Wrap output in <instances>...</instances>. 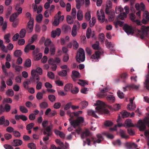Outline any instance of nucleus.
<instances>
[{"mask_svg": "<svg viewBox=\"0 0 149 149\" xmlns=\"http://www.w3.org/2000/svg\"><path fill=\"white\" fill-rule=\"evenodd\" d=\"M95 105L97 106L95 108L96 111H94L92 110H90L88 111V114L89 116H92L93 117L95 118H97L98 116L95 113H105L108 114L109 111L105 109L106 104L100 100H98L96 101Z\"/></svg>", "mask_w": 149, "mask_h": 149, "instance_id": "f257e3e1", "label": "nucleus"}, {"mask_svg": "<svg viewBox=\"0 0 149 149\" xmlns=\"http://www.w3.org/2000/svg\"><path fill=\"white\" fill-rule=\"evenodd\" d=\"M146 125L149 127V117L145 118L143 121L141 120H139L137 126L140 131H143L146 129Z\"/></svg>", "mask_w": 149, "mask_h": 149, "instance_id": "f03ea898", "label": "nucleus"}, {"mask_svg": "<svg viewBox=\"0 0 149 149\" xmlns=\"http://www.w3.org/2000/svg\"><path fill=\"white\" fill-rule=\"evenodd\" d=\"M96 138L91 137L90 139L87 138L86 139L87 144L89 146L91 142H93V144L97 143H100L103 139L102 135L100 134H97L96 135Z\"/></svg>", "mask_w": 149, "mask_h": 149, "instance_id": "7ed1b4c3", "label": "nucleus"}, {"mask_svg": "<svg viewBox=\"0 0 149 149\" xmlns=\"http://www.w3.org/2000/svg\"><path fill=\"white\" fill-rule=\"evenodd\" d=\"M69 120L71 125L75 128L79 126L81 124L84 123V119L83 117L79 116L74 120H72L71 119H69Z\"/></svg>", "mask_w": 149, "mask_h": 149, "instance_id": "20e7f679", "label": "nucleus"}, {"mask_svg": "<svg viewBox=\"0 0 149 149\" xmlns=\"http://www.w3.org/2000/svg\"><path fill=\"white\" fill-rule=\"evenodd\" d=\"M31 14L29 12H27L26 14V17L30 19L26 28V30L29 33L32 31L33 28V19L31 18Z\"/></svg>", "mask_w": 149, "mask_h": 149, "instance_id": "39448f33", "label": "nucleus"}, {"mask_svg": "<svg viewBox=\"0 0 149 149\" xmlns=\"http://www.w3.org/2000/svg\"><path fill=\"white\" fill-rule=\"evenodd\" d=\"M76 58L77 61L79 63L84 61L85 59L84 51L82 48H79L77 52Z\"/></svg>", "mask_w": 149, "mask_h": 149, "instance_id": "423d86ee", "label": "nucleus"}, {"mask_svg": "<svg viewBox=\"0 0 149 149\" xmlns=\"http://www.w3.org/2000/svg\"><path fill=\"white\" fill-rule=\"evenodd\" d=\"M135 8L137 10L139 11L136 13V15L139 18L141 17V11H144L145 9V6L143 3L141 2L140 4L137 3L135 6Z\"/></svg>", "mask_w": 149, "mask_h": 149, "instance_id": "0eeeda50", "label": "nucleus"}, {"mask_svg": "<svg viewBox=\"0 0 149 149\" xmlns=\"http://www.w3.org/2000/svg\"><path fill=\"white\" fill-rule=\"evenodd\" d=\"M149 27H146L145 26H143L141 27V30L139 31L138 34L140 36L141 38L143 39L145 36H146L148 34V31H149Z\"/></svg>", "mask_w": 149, "mask_h": 149, "instance_id": "6e6552de", "label": "nucleus"}, {"mask_svg": "<svg viewBox=\"0 0 149 149\" xmlns=\"http://www.w3.org/2000/svg\"><path fill=\"white\" fill-rule=\"evenodd\" d=\"M16 9L17 10V12L11 15L10 18V21H14L19 15L22 13V8H21L16 7Z\"/></svg>", "mask_w": 149, "mask_h": 149, "instance_id": "1a4fd4ad", "label": "nucleus"}, {"mask_svg": "<svg viewBox=\"0 0 149 149\" xmlns=\"http://www.w3.org/2000/svg\"><path fill=\"white\" fill-rule=\"evenodd\" d=\"M10 106L8 104H6L4 107L1 105L0 114L5 111L7 112H8L10 111Z\"/></svg>", "mask_w": 149, "mask_h": 149, "instance_id": "9d476101", "label": "nucleus"}, {"mask_svg": "<svg viewBox=\"0 0 149 149\" xmlns=\"http://www.w3.org/2000/svg\"><path fill=\"white\" fill-rule=\"evenodd\" d=\"M123 29L128 34H133L134 33V30L132 27L127 24L124 26Z\"/></svg>", "mask_w": 149, "mask_h": 149, "instance_id": "9b49d317", "label": "nucleus"}, {"mask_svg": "<svg viewBox=\"0 0 149 149\" xmlns=\"http://www.w3.org/2000/svg\"><path fill=\"white\" fill-rule=\"evenodd\" d=\"M100 12V13L99 12L98 10L97 12V15L98 19L100 21L103 22H104L105 20V17L104 13L102 10H101Z\"/></svg>", "mask_w": 149, "mask_h": 149, "instance_id": "f8f14e48", "label": "nucleus"}, {"mask_svg": "<svg viewBox=\"0 0 149 149\" xmlns=\"http://www.w3.org/2000/svg\"><path fill=\"white\" fill-rule=\"evenodd\" d=\"M80 25L79 23L78 22L77 25H74L71 31V35L73 37H75L77 35V30L79 29Z\"/></svg>", "mask_w": 149, "mask_h": 149, "instance_id": "ddd939ff", "label": "nucleus"}, {"mask_svg": "<svg viewBox=\"0 0 149 149\" xmlns=\"http://www.w3.org/2000/svg\"><path fill=\"white\" fill-rule=\"evenodd\" d=\"M143 15L144 18L142 20V22L145 24L149 22V13L147 11H145L144 12Z\"/></svg>", "mask_w": 149, "mask_h": 149, "instance_id": "4468645a", "label": "nucleus"}, {"mask_svg": "<svg viewBox=\"0 0 149 149\" xmlns=\"http://www.w3.org/2000/svg\"><path fill=\"white\" fill-rule=\"evenodd\" d=\"M125 146L126 148L128 149H131L132 148H136L138 147V146L134 143L130 142H126L125 143Z\"/></svg>", "mask_w": 149, "mask_h": 149, "instance_id": "2eb2a0df", "label": "nucleus"}, {"mask_svg": "<svg viewBox=\"0 0 149 149\" xmlns=\"http://www.w3.org/2000/svg\"><path fill=\"white\" fill-rule=\"evenodd\" d=\"M105 45L111 51H114L115 50L114 47L115 45L110 42H109L107 40H106Z\"/></svg>", "mask_w": 149, "mask_h": 149, "instance_id": "dca6fc26", "label": "nucleus"}, {"mask_svg": "<svg viewBox=\"0 0 149 149\" xmlns=\"http://www.w3.org/2000/svg\"><path fill=\"white\" fill-rule=\"evenodd\" d=\"M131 98L130 100V104L127 105V109L130 111L134 110L136 107V105L135 104L133 103V101L134 99Z\"/></svg>", "mask_w": 149, "mask_h": 149, "instance_id": "f3484780", "label": "nucleus"}, {"mask_svg": "<svg viewBox=\"0 0 149 149\" xmlns=\"http://www.w3.org/2000/svg\"><path fill=\"white\" fill-rule=\"evenodd\" d=\"M9 124V121L8 120H5L4 116H3L0 117V125H3L5 126H7Z\"/></svg>", "mask_w": 149, "mask_h": 149, "instance_id": "a211bd4d", "label": "nucleus"}, {"mask_svg": "<svg viewBox=\"0 0 149 149\" xmlns=\"http://www.w3.org/2000/svg\"><path fill=\"white\" fill-rule=\"evenodd\" d=\"M61 33V30L59 28H57L55 31H52L51 33V36L55 38L56 36H59Z\"/></svg>", "mask_w": 149, "mask_h": 149, "instance_id": "6ab92c4d", "label": "nucleus"}, {"mask_svg": "<svg viewBox=\"0 0 149 149\" xmlns=\"http://www.w3.org/2000/svg\"><path fill=\"white\" fill-rule=\"evenodd\" d=\"M25 47L24 51L25 52L28 53L29 50H34L35 48V46L34 45H30V42Z\"/></svg>", "mask_w": 149, "mask_h": 149, "instance_id": "aec40b11", "label": "nucleus"}, {"mask_svg": "<svg viewBox=\"0 0 149 149\" xmlns=\"http://www.w3.org/2000/svg\"><path fill=\"white\" fill-rule=\"evenodd\" d=\"M101 52L99 51H96L95 54L92 55L91 57V59L93 60L98 59L100 58Z\"/></svg>", "mask_w": 149, "mask_h": 149, "instance_id": "412c9836", "label": "nucleus"}, {"mask_svg": "<svg viewBox=\"0 0 149 149\" xmlns=\"http://www.w3.org/2000/svg\"><path fill=\"white\" fill-rule=\"evenodd\" d=\"M1 85H0V91L3 92L4 91L5 89L6 88V85L5 81L3 80V78H1Z\"/></svg>", "mask_w": 149, "mask_h": 149, "instance_id": "4be33fe9", "label": "nucleus"}, {"mask_svg": "<svg viewBox=\"0 0 149 149\" xmlns=\"http://www.w3.org/2000/svg\"><path fill=\"white\" fill-rule=\"evenodd\" d=\"M22 143V141L21 140L15 139L12 143L13 146L15 147L19 146L21 145Z\"/></svg>", "mask_w": 149, "mask_h": 149, "instance_id": "5701e85b", "label": "nucleus"}, {"mask_svg": "<svg viewBox=\"0 0 149 149\" xmlns=\"http://www.w3.org/2000/svg\"><path fill=\"white\" fill-rule=\"evenodd\" d=\"M31 73L32 76L30 78L31 81L33 82H35L37 75L36 74V71L35 70H32Z\"/></svg>", "mask_w": 149, "mask_h": 149, "instance_id": "b1692460", "label": "nucleus"}, {"mask_svg": "<svg viewBox=\"0 0 149 149\" xmlns=\"http://www.w3.org/2000/svg\"><path fill=\"white\" fill-rule=\"evenodd\" d=\"M108 91L109 89L107 87L103 88V89L101 91V93L99 95V97H103L106 96L107 95L104 94V93L108 92Z\"/></svg>", "mask_w": 149, "mask_h": 149, "instance_id": "393cba45", "label": "nucleus"}, {"mask_svg": "<svg viewBox=\"0 0 149 149\" xmlns=\"http://www.w3.org/2000/svg\"><path fill=\"white\" fill-rule=\"evenodd\" d=\"M125 123L126 126L128 127H134V125L132 123V120L130 119H127L125 121Z\"/></svg>", "mask_w": 149, "mask_h": 149, "instance_id": "a878e982", "label": "nucleus"}, {"mask_svg": "<svg viewBox=\"0 0 149 149\" xmlns=\"http://www.w3.org/2000/svg\"><path fill=\"white\" fill-rule=\"evenodd\" d=\"M120 134L121 138L127 139L129 138V136L126 135V132L122 130L120 131Z\"/></svg>", "mask_w": 149, "mask_h": 149, "instance_id": "bb28decb", "label": "nucleus"}, {"mask_svg": "<svg viewBox=\"0 0 149 149\" xmlns=\"http://www.w3.org/2000/svg\"><path fill=\"white\" fill-rule=\"evenodd\" d=\"M0 48L1 50L6 53L8 52V49L5 48V46L3 44V41L0 39Z\"/></svg>", "mask_w": 149, "mask_h": 149, "instance_id": "cd10ccee", "label": "nucleus"}, {"mask_svg": "<svg viewBox=\"0 0 149 149\" xmlns=\"http://www.w3.org/2000/svg\"><path fill=\"white\" fill-rule=\"evenodd\" d=\"M88 102L86 101L81 102L79 104V107L81 109H83L86 108L88 105Z\"/></svg>", "mask_w": 149, "mask_h": 149, "instance_id": "c85d7f7f", "label": "nucleus"}, {"mask_svg": "<svg viewBox=\"0 0 149 149\" xmlns=\"http://www.w3.org/2000/svg\"><path fill=\"white\" fill-rule=\"evenodd\" d=\"M62 30L64 32H67L70 30L71 27L69 25L65 24L62 26Z\"/></svg>", "mask_w": 149, "mask_h": 149, "instance_id": "c756f323", "label": "nucleus"}, {"mask_svg": "<svg viewBox=\"0 0 149 149\" xmlns=\"http://www.w3.org/2000/svg\"><path fill=\"white\" fill-rule=\"evenodd\" d=\"M90 132L88 130H86L83 132L81 135V138L82 139H83L85 137H87L90 135Z\"/></svg>", "mask_w": 149, "mask_h": 149, "instance_id": "7c9ffc66", "label": "nucleus"}, {"mask_svg": "<svg viewBox=\"0 0 149 149\" xmlns=\"http://www.w3.org/2000/svg\"><path fill=\"white\" fill-rule=\"evenodd\" d=\"M83 15L82 11L81 10H79L77 14V18L78 20H81L82 19Z\"/></svg>", "mask_w": 149, "mask_h": 149, "instance_id": "2f4dec72", "label": "nucleus"}, {"mask_svg": "<svg viewBox=\"0 0 149 149\" xmlns=\"http://www.w3.org/2000/svg\"><path fill=\"white\" fill-rule=\"evenodd\" d=\"M73 86L72 84H68L65 86L64 90L66 91H68L71 90Z\"/></svg>", "mask_w": 149, "mask_h": 149, "instance_id": "473e14b6", "label": "nucleus"}, {"mask_svg": "<svg viewBox=\"0 0 149 149\" xmlns=\"http://www.w3.org/2000/svg\"><path fill=\"white\" fill-rule=\"evenodd\" d=\"M58 75L61 77H65L67 74L66 70H63L58 72Z\"/></svg>", "mask_w": 149, "mask_h": 149, "instance_id": "72a5a7b5", "label": "nucleus"}, {"mask_svg": "<svg viewBox=\"0 0 149 149\" xmlns=\"http://www.w3.org/2000/svg\"><path fill=\"white\" fill-rule=\"evenodd\" d=\"M100 43L98 41H96L95 43L93 45L92 48L95 50H99L100 49V47L99 46Z\"/></svg>", "mask_w": 149, "mask_h": 149, "instance_id": "f704fd0d", "label": "nucleus"}, {"mask_svg": "<svg viewBox=\"0 0 149 149\" xmlns=\"http://www.w3.org/2000/svg\"><path fill=\"white\" fill-rule=\"evenodd\" d=\"M73 19L74 18H73L71 15H68L67 16V20L68 23L70 24H72L73 23Z\"/></svg>", "mask_w": 149, "mask_h": 149, "instance_id": "c9c22d12", "label": "nucleus"}, {"mask_svg": "<svg viewBox=\"0 0 149 149\" xmlns=\"http://www.w3.org/2000/svg\"><path fill=\"white\" fill-rule=\"evenodd\" d=\"M107 99L108 101L110 102H113L115 100L114 96L113 95H109L107 97Z\"/></svg>", "mask_w": 149, "mask_h": 149, "instance_id": "e433bc0d", "label": "nucleus"}, {"mask_svg": "<svg viewBox=\"0 0 149 149\" xmlns=\"http://www.w3.org/2000/svg\"><path fill=\"white\" fill-rule=\"evenodd\" d=\"M31 66V60L28 58L27 59L25 62L24 64V66L27 68H29Z\"/></svg>", "mask_w": 149, "mask_h": 149, "instance_id": "4c0bfd02", "label": "nucleus"}, {"mask_svg": "<svg viewBox=\"0 0 149 149\" xmlns=\"http://www.w3.org/2000/svg\"><path fill=\"white\" fill-rule=\"evenodd\" d=\"M43 134L44 135H46V136L43 137V140L45 141L48 140L49 139V136L51 135V134L50 133H46L45 132H43Z\"/></svg>", "mask_w": 149, "mask_h": 149, "instance_id": "58836bf2", "label": "nucleus"}, {"mask_svg": "<svg viewBox=\"0 0 149 149\" xmlns=\"http://www.w3.org/2000/svg\"><path fill=\"white\" fill-rule=\"evenodd\" d=\"M39 106L41 108L45 109L48 107V104L47 102H43L40 104Z\"/></svg>", "mask_w": 149, "mask_h": 149, "instance_id": "ea45409f", "label": "nucleus"}, {"mask_svg": "<svg viewBox=\"0 0 149 149\" xmlns=\"http://www.w3.org/2000/svg\"><path fill=\"white\" fill-rule=\"evenodd\" d=\"M45 45L46 46H51L53 45L51 41L49 39H47L45 42Z\"/></svg>", "mask_w": 149, "mask_h": 149, "instance_id": "a19ab883", "label": "nucleus"}, {"mask_svg": "<svg viewBox=\"0 0 149 149\" xmlns=\"http://www.w3.org/2000/svg\"><path fill=\"white\" fill-rule=\"evenodd\" d=\"M91 29L90 28H88L86 31V35L87 38H89L91 36L92 33Z\"/></svg>", "mask_w": 149, "mask_h": 149, "instance_id": "79ce46f5", "label": "nucleus"}, {"mask_svg": "<svg viewBox=\"0 0 149 149\" xmlns=\"http://www.w3.org/2000/svg\"><path fill=\"white\" fill-rule=\"evenodd\" d=\"M144 86L148 90H149V78L147 77L144 83Z\"/></svg>", "mask_w": 149, "mask_h": 149, "instance_id": "37998d69", "label": "nucleus"}, {"mask_svg": "<svg viewBox=\"0 0 149 149\" xmlns=\"http://www.w3.org/2000/svg\"><path fill=\"white\" fill-rule=\"evenodd\" d=\"M6 94L8 96L12 97L14 95V92L12 89H9L6 91Z\"/></svg>", "mask_w": 149, "mask_h": 149, "instance_id": "c03bdc74", "label": "nucleus"}, {"mask_svg": "<svg viewBox=\"0 0 149 149\" xmlns=\"http://www.w3.org/2000/svg\"><path fill=\"white\" fill-rule=\"evenodd\" d=\"M22 54V52L20 50H17L14 53V55L16 57L20 56Z\"/></svg>", "mask_w": 149, "mask_h": 149, "instance_id": "a18cd8bd", "label": "nucleus"}, {"mask_svg": "<svg viewBox=\"0 0 149 149\" xmlns=\"http://www.w3.org/2000/svg\"><path fill=\"white\" fill-rule=\"evenodd\" d=\"M42 15L41 14H40L38 15L36 18V21L39 23L41 22L42 19Z\"/></svg>", "mask_w": 149, "mask_h": 149, "instance_id": "49530a36", "label": "nucleus"}, {"mask_svg": "<svg viewBox=\"0 0 149 149\" xmlns=\"http://www.w3.org/2000/svg\"><path fill=\"white\" fill-rule=\"evenodd\" d=\"M50 51L51 55H53L54 54L55 52V48L54 45L50 46Z\"/></svg>", "mask_w": 149, "mask_h": 149, "instance_id": "de8ad7c7", "label": "nucleus"}, {"mask_svg": "<svg viewBox=\"0 0 149 149\" xmlns=\"http://www.w3.org/2000/svg\"><path fill=\"white\" fill-rule=\"evenodd\" d=\"M71 17L75 19L76 17V10L75 8L72 9L71 11Z\"/></svg>", "mask_w": 149, "mask_h": 149, "instance_id": "09e8293b", "label": "nucleus"}, {"mask_svg": "<svg viewBox=\"0 0 149 149\" xmlns=\"http://www.w3.org/2000/svg\"><path fill=\"white\" fill-rule=\"evenodd\" d=\"M26 30L24 29L21 30L20 32V36L21 38H23L25 35Z\"/></svg>", "mask_w": 149, "mask_h": 149, "instance_id": "8fccbe9b", "label": "nucleus"}, {"mask_svg": "<svg viewBox=\"0 0 149 149\" xmlns=\"http://www.w3.org/2000/svg\"><path fill=\"white\" fill-rule=\"evenodd\" d=\"M91 19L92 20V22L91 20H90L89 22V25L91 27H93L96 22V19L95 17H92Z\"/></svg>", "mask_w": 149, "mask_h": 149, "instance_id": "3c124183", "label": "nucleus"}, {"mask_svg": "<svg viewBox=\"0 0 149 149\" xmlns=\"http://www.w3.org/2000/svg\"><path fill=\"white\" fill-rule=\"evenodd\" d=\"M19 109L23 113H26L28 111L27 109L25 107L23 106L19 107Z\"/></svg>", "mask_w": 149, "mask_h": 149, "instance_id": "603ef678", "label": "nucleus"}, {"mask_svg": "<svg viewBox=\"0 0 149 149\" xmlns=\"http://www.w3.org/2000/svg\"><path fill=\"white\" fill-rule=\"evenodd\" d=\"M123 8L121 6L117 7L116 8V13L118 14L120 12L123 11Z\"/></svg>", "mask_w": 149, "mask_h": 149, "instance_id": "864d4df0", "label": "nucleus"}, {"mask_svg": "<svg viewBox=\"0 0 149 149\" xmlns=\"http://www.w3.org/2000/svg\"><path fill=\"white\" fill-rule=\"evenodd\" d=\"M48 98L49 100L52 102L55 101L56 97L54 95H49L48 96Z\"/></svg>", "mask_w": 149, "mask_h": 149, "instance_id": "5fc2aeb1", "label": "nucleus"}, {"mask_svg": "<svg viewBox=\"0 0 149 149\" xmlns=\"http://www.w3.org/2000/svg\"><path fill=\"white\" fill-rule=\"evenodd\" d=\"M126 16L127 15H126V14H125V12H124L118 15V18L120 19L123 20L124 19V18L126 17Z\"/></svg>", "mask_w": 149, "mask_h": 149, "instance_id": "6e6d98bb", "label": "nucleus"}, {"mask_svg": "<svg viewBox=\"0 0 149 149\" xmlns=\"http://www.w3.org/2000/svg\"><path fill=\"white\" fill-rule=\"evenodd\" d=\"M130 115V113L126 111H124L122 112L123 118H124L129 116Z\"/></svg>", "mask_w": 149, "mask_h": 149, "instance_id": "4d7b16f0", "label": "nucleus"}, {"mask_svg": "<svg viewBox=\"0 0 149 149\" xmlns=\"http://www.w3.org/2000/svg\"><path fill=\"white\" fill-rule=\"evenodd\" d=\"M113 145L116 146H120L121 145V142L118 139L113 142Z\"/></svg>", "mask_w": 149, "mask_h": 149, "instance_id": "13d9d810", "label": "nucleus"}, {"mask_svg": "<svg viewBox=\"0 0 149 149\" xmlns=\"http://www.w3.org/2000/svg\"><path fill=\"white\" fill-rule=\"evenodd\" d=\"M55 142L58 144L60 145L62 148H63V147L64 146L63 143L61 142L59 139H56Z\"/></svg>", "mask_w": 149, "mask_h": 149, "instance_id": "bf43d9fd", "label": "nucleus"}, {"mask_svg": "<svg viewBox=\"0 0 149 149\" xmlns=\"http://www.w3.org/2000/svg\"><path fill=\"white\" fill-rule=\"evenodd\" d=\"M44 132H45L46 133H50L51 134V135L52 134V132L51 131L52 129V128H49V127H47L44 128Z\"/></svg>", "mask_w": 149, "mask_h": 149, "instance_id": "052dcab7", "label": "nucleus"}, {"mask_svg": "<svg viewBox=\"0 0 149 149\" xmlns=\"http://www.w3.org/2000/svg\"><path fill=\"white\" fill-rule=\"evenodd\" d=\"M43 95V93L40 92H39L37 93L36 95V97L37 99L38 100H40L42 98Z\"/></svg>", "mask_w": 149, "mask_h": 149, "instance_id": "680f3d73", "label": "nucleus"}, {"mask_svg": "<svg viewBox=\"0 0 149 149\" xmlns=\"http://www.w3.org/2000/svg\"><path fill=\"white\" fill-rule=\"evenodd\" d=\"M117 95L119 98L123 99L124 97V94L123 92L120 90H118L117 92Z\"/></svg>", "mask_w": 149, "mask_h": 149, "instance_id": "e2e57ef3", "label": "nucleus"}, {"mask_svg": "<svg viewBox=\"0 0 149 149\" xmlns=\"http://www.w3.org/2000/svg\"><path fill=\"white\" fill-rule=\"evenodd\" d=\"M72 74H73L72 76L75 77L79 78L80 74L79 72L74 70L72 71Z\"/></svg>", "mask_w": 149, "mask_h": 149, "instance_id": "0e129e2a", "label": "nucleus"}, {"mask_svg": "<svg viewBox=\"0 0 149 149\" xmlns=\"http://www.w3.org/2000/svg\"><path fill=\"white\" fill-rule=\"evenodd\" d=\"M47 76L50 79H53L55 78L54 74L51 72H49L47 73Z\"/></svg>", "mask_w": 149, "mask_h": 149, "instance_id": "69168bd1", "label": "nucleus"}, {"mask_svg": "<svg viewBox=\"0 0 149 149\" xmlns=\"http://www.w3.org/2000/svg\"><path fill=\"white\" fill-rule=\"evenodd\" d=\"M139 85H136L134 84H132L129 85V87L133 89L137 90L139 88Z\"/></svg>", "mask_w": 149, "mask_h": 149, "instance_id": "338daca9", "label": "nucleus"}, {"mask_svg": "<svg viewBox=\"0 0 149 149\" xmlns=\"http://www.w3.org/2000/svg\"><path fill=\"white\" fill-rule=\"evenodd\" d=\"M28 147L31 149H36L35 145L33 143H29L28 145Z\"/></svg>", "mask_w": 149, "mask_h": 149, "instance_id": "774afa93", "label": "nucleus"}]
</instances>
